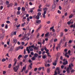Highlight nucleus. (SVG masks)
Instances as JSON below:
<instances>
[{
    "label": "nucleus",
    "mask_w": 75,
    "mask_h": 75,
    "mask_svg": "<svg viewBox=\"0 0 75 75\" xmlns=\"http://www.w3.org/2000/svg\"><path fill=\"white\" fill-rule=\"evenodd\" d=\"M41 21L40 20H36V23H35L36 25H37V24H40L41 23Z\"/></svg>",
    "instance_id": "1a4fd4ad"
},
{
    "label": "nucleus",
    "mask_w": 75,
    "mask_h": 75,
    "mask_svg": "<svg viewBox=\"0 0 75 75\" xmlns=\"http://www.w3.org/2000/svg\"><path fill=\"white\" fill-rule=\"evenodd\" d=\"M21 9V8H20V7H18V11L20 10Z\"/></svg>",
    "instance_id": "8fccbe9b"
},
{
    "label": "nucleus",
    "mask_w": 75,
    "mask_h": 75,
    "mask_svg": "<svg viewBox=\"0 0 75 75\" xmlns=\"http://www.w3.org/2000/svg\"><path fill=\"white\" fill-rule=\"evenodd\" d=\"M55 7H56V5L55 4L53 5L52 6V10L53 11L55 10Z\"/></svg>",
    "instance_id": "0eeeda50"
},
{
    "label": "nucleus",
    "mask_w": 75,
    "mask_h": 75,
    "mask_svg": "<svg viewBox=\"0 0 75 75\" xmlns=\"http://www.w3.org/2000/svg\"><path fill=\"white\" fill-rule=\"evenodd\" d=\"M41 13L40 12H39L38 13V15L37 16H35L34 17H34V18H35V17L37 18V19H39L40 18V16H41Z\"/></svg>",
    "instance_id": "20e7f679"
},
{
    "label": "nucleus",
    "mask_w": 75,
    "mask_h": 75,
    "mask_svg": "<svg viewBox=\"0 0 75 75\" xmlns=\"http://www.w3.org/2000/svg\"><path fill=\"white\" fill-rule=\"evenodd\" d=\"M60 44H61V42L60 43L59 45H58L57 46V47H56V50L58 51V49H60V47L61 46H60Z\"/></svg>",
    "instance_id": "9d476101"
},
{
    "label": "nucleus",
    "mask_w": 75,
    "mask_h": 75,
    "mask_svg": "<svg viewBox=\"0 0 75 75\" xmlns=\"http://www.w3.org/2000/svg\"><path fill=\"white\" fill-rule=\"evenodd\" d=\"M20 27V24L16 26L17 28H18L19 27Z\"/></svg>",
    "instance_id": "0e129e2a"
},
{
    "label": "nucleus",
    "mask_w": 75,
    "mask_h": 75,
    "mask_svg": "<svg viewBox=\"0 0 75 75\" xmlns=\"http://www.w3.org/2000/svg\"><path fill=\"white\" fill-rule=\"evenodd\" d=\"M50 35L49 34V33L48 32L45 34V37H50Z\"/></svg>",
    "instance_id": "ddd939ff"
},
{
    "label": "nucleus",
    "mask_w": 75,
    "mask_h": 75,
    "mask_svg": "<svg viewBox=\"0 0 75 75\" xmlns=\"http://www.w3.org/2000/svg\"><path fill=\"white\" fill-rule=\"evenodd\" d=\"M64 35V33H62V32H61V35L60 37H62L63 36V35Z\"/></svg>",
    "instance_id": "a19ab883"
},
{
    "label": "nucleus",
    "mask_w": 75,
    "mask_h": 75,
    "mask_svg": "<svg viewBox=\"0 0 75 75\" xmlns=\"http://www.w3.org/2000/svg\"><path fill=\"white\" fill-rule=\"evenodd\" d=\"M14 49V47H11V48H10V51H13V49Z\"/></svg>",
    "instance_id": "393cba45"
},
{
    "label": "nucleus",
    "mask_w": 75,
    "mask_h": 75,
    "mask_svg": "<svg viewBox=\"0 0 75 75\" xmlns=\"http://www.w3.org/2000/svg\"><path fill=\"white\" fill-rule=\"evenodd\" d=\"M25 69H26V65H25V66L23 67L22 71L21 72H23V71H25Z\"/></svg>",
    "instance_id": "6e6552de"
},
{
    "label": "nucleus",
    "mask_w": 75,
    "mask_h": 75,
    "mask_svg": "<svg viewBox=\"0 0 75 75\" xmlns=\"http://www.w3.org/2000/svg\"><path fill=\"white\" fill-rule=\"evenodd\" d=\"M47 72H48V73H50V69H48L47 70Z\"/></svg>",
    "instance_id": "e433bc0d"
},
{
    "label": "nucleus",
    "mask_w": 75,
    "mask_h": 75,
    "mask_svg": "<svg viewBox=\"0 0 75 75\" xmlns=\"http://www.w3.org/2000/svg\"><path fill=\"white\" fill-rule=\"evenodd\" d=\"M5 28L6 29H7L8 28V26H7V25H6Z\"/></svg>",
    "instance_id": "09e8293b"
},
{
    "label": "nucleus",
    "mask_w": 75,
    "mask_h": 75,
    "mask_svg": "<svg viewBox=\"0 0 75 75\" xmlns=\"http://www.w3.org/2000/svg\"><path fill=\"white\" fill-rule=\"evenodd\" d=\"M12 6H13V4L11 3L8 5L7 6V7L9 8L10 7H12Z\"/></svg>",
    "instance_id": "f3484780"
},
{
    "label": "nucleus",
    "mask_w": 75,
    "mask_h": 75,
    "mask_svg": "<svg viewBox=\"0 0 75 75\" xmlns=\"http://www.w3.org/2000/svg\"><path fill=\"white\" fill-rule=\"evenodd\" d=\"M47 54L49 57H51V55H50V53H47Z\"/></svg>",
    "instance_id": "680f3d73"
},
{
    "label": "nucleus",
    "mask_w": 75,
    "mask_h": 75,
    "mask_svg": "<svg viewBox=\"0 0 75 75\" xmlns=\"http://www.w3.org/2000/svg\"><path fill=\"white\" fill-rule=\"evenodd\" d=\"M34 56L35 57H38V54L37 53H35Z\"/></svg>",
    "instance_id": "c756f323"
},
{
    "label": "nucleus",
    "mask_w": 75,
    "mask_h": 75,
    "mask_svg": "<svg viewBox=\"0 0 75 75\" xmlns=\"http://www.w3.org/2000/svg\"><path fill=\"white\" fill-rule=\"evenodd\" d=\"M17 40L16 39H14L12 41L13 43H14V44H16L17 43Z\"/></svg>",
    "instance_id": "2eb2a0df"
},
{
    "label": "nucleus",
    "mask_w": 75,
    "mask_h": 75,
    "mask_svg": "<svg viewBox=\"0 0 75 75\" xmlns=\"http://www.w3.org/2000/svg\"><path fill=\"white\" fill-rule=\"evenodd\" d=\"M74 71H75V70H72L71 71V72L72 73V72H74Z\"/></svg>",
    "instance_id": "774afa93"
},
{
    "label": "nucleus",
    "mask_w": 75,
    "mask_h": 75,
    "mask_svg": "<svg viewBox=\"0 0 75 75\" xmlns=\"http://www.w3.org/2000/svg\"><path fill=\"white\" fill-rule=\"evenodd\" d=\"M32 65H33L32 63H31L29 65V67L30 68V69H31V68H32Z\"/></svg>",
    "instance_id": "72a5a7b5"
},
{
    "label": "nucleus",
    "mask_w": 75,
    "mask_h": 75,
    "mask_svg": "<svg viewBox=\"0 0 75 75\" xmlns=\"http://www.w3.org/2000/svg\"><path fill=\"white\" fill-rule=\"evenodd\" d=\"M19 47V49H21V50L23 49V47L22 46H20Z\"/></svg>",
    "instance_id": "c85d7f7f"
},
{
    "label": "nucleus",
    "mask_w": 75,
    "mask_h": 75,
    "mask_svg": "<svg viewBox=\"0 0 75 75\" xmlns=\"http://www.w3.org/2000/svg\"><path fill=\"white\" fill-rule=\"evenodd\" d=\"M54 62H55L53 63V65H54V66L56 65L57 61L55 60Z\"/></svg>",
    "instance_id": "aec40b11"
},
{
    "label": "nucleus",
    "mask_w": 75,
    "mask_h": 75,
    "mask_svg": "<svg viewBox=\"0 0 75 75\" xmlns=\"http://www.w3.org/2000/svg\"><path fill=\"white\" fill-rule=\"evenodd\" d=\"M11 64H10L9 65L8 67L9 68H11Z\"/></svg>",
    "instance_id": "c9c22d12"
},
{
    "label": "nucleus",
    "mask_w": 75,
    "mask_h": 75,
    "mask_svg": "<svg viewBox=\"0 0 75 75\" xmlns=\"http://www.w3.org/2000/svg\"><path fill=\"white\" fill-rule=\"evenodd\" d=\"M59 10H61V9H62V8H61V7L60 6H59Z\"/></svg>",
    "instance_id": "338daca9"
},
{
    "label": "nucleus",
    "mask_w": 75,
    "mask_h": 75,
    "mask_svg": "<svg viewBox=\"0 0 75 75\" xmlns=\"http://www.w3.org/2000/svg\"><path fill=\"white\" fill-rule=\"evenodd\" d=\"M29 4H30V6H32V5H33V3H32L31 2H30L29 3Z\"/></svg>",
    "instance_id": "69168bd1"
},
{
    "label": "nucleus",
    "mask_w": 75,
    "mask_h": 75,
    "mask_svg": "<svg viewBox=\"0 0 75 75\" xmlns=\"http://www.w3.org/2000/svg\"><path fill=\"white\" fill-rule=\"evenodd\" d=\"M22 57V55H19L18 57V59H20V58H21Z\"/></svg>",
    "instance_id": "4be33fe9"
},
{
    "label": "nucleus",
    "mask_w": 75,
    "mask_h": 75,
    "mask_svg": "<svg viewBox=\"0 0 75 75\" xmlns=\"http://www.w3.org/2000/svg\"><path fill=\"white\" fill-rule=\"evenodd\" d=\"M64 31L65 32H67V31H68V30L67 29H65L64 30Z\"/></svg>",
    "instance_id": "13d9d810"
},
{
    "label": "nucleus",
    "mask_w": 75,
    "mask_h": 75,
    "mask_svg": "<svg viewBox=\"0 0 75 75\" xmlns=\"http://www.w3.org/2000/svg\"><path fill=\"white\" fill-rule=\"evenodd\" d=\"M54 27H52L51 28H50V30H53L54 29Z\"/></svg>",
    "instance_id": "4d7b16f0"
},
{
    "label": "nucleus",
    "mask_w": 75,
    "mask_h": 75,
    "mask_svg": "<svg viewBox=\"0 0 75 75\" xmlns=\"http://www.w3.org/2000/svg\"><path fill=\"white\" fill-rule=\"evenodd\" d=\"M41 11H42V8H39L38 10V12H41Z\"/></svg>",
    "instance_id": "5701e85b"
},
{
    "label": "nucleus",
    "mask_w": 75,
    "mask_h": 75,
    "mask_svg": "<svg viewBox=\"0 0 75 75\" xmlns=\"http://www.w3.org/2000/svg\"><path fill=\"white\" fill-rule=\"evenodd\" d=\"M11 37H13V35H14V34L13 33H12L11 34Z\"/></svg>",
    "instance_id": "6e6d98bb"
},
{
    "label": "nucleus",
    "mask_w": 75,
    "mask_h": 75,
    "mask_svg": "<svg viewBox=\"0 0 75 75\" xmlns=\"http://www.w3.org/2000/svg\"><path fill=\"white\" fill-rule=\"evenodd\" d=\"M2 62H4V61H6V59L4 58L2 60Z\"/></svg>",
    "instance_id": "37998d69"
},
{
    "label": "nucleus",
    "mask_w": 75,
    "mask_h": 75,
    "mask_svg": "<svg viewBox=\"0 0 75 75\" xmlns=\"http://www.w3.org/2000/svg\"><path fill=\"white\" fill-rule=\"evenodd\" d=\"M42 69V68L41 67H40V68H39L38 69V70L39 71H40V70H41Z\"/></svg>",
    "instance_id": "bf43d9fd"
},
{
    "label": "nucleus",
    "mask_w": 75,
    "mask_h": 75,
    "mask_svg": "<svg viewBox=\"0 0 75 75\" xmlns=\"http://www.w3.org/2000/svg\"><path fill=\"white\" fill-rule=\"evenodd\" d=\"M19 65H18L16 66V67H14L13 68V69L15 72H17V71L18 69L19 68Z\"/></svg>",
    "instance_id": "7ed1b4c3"
},
{
    "label": "nucleus",
    "mask_w": 75,
    "mask_h": 75,
    "mask_svg": "<svg viewBox=\"0 0 75 75\" xmlns=\"http://www.w3.org/2000/svg\"><path fill=\"white\" fill-rule=\"evenodd\" d=\"M22 9L23 11H25V8L24 7H23L22 8Z\"/></svg>",
    "instance_id": "473e14b6"
},
{
    "label": "nucleus",
    "mask_w": 75,
    "mask_h": 75,
    "mask_svg": "<svg viewBox=\"0 0 75 75\" xmlns=\"http://www.w3.org/2000/svg\"><path fill=\"white\" fill-rule=\"evenodd\" d=\"M24 54H25L26 53V50H25V49L24 50Z\"/></svg>",
    "instance_id": "e2e57ef3"
},
{
    "label": "nucleus",
    "mask_w": 75,
    "mask_h": 75,
    "mask_svg": "<svg viewBox=\"0 0 75 75\" xmlns=\"http://www.w3.org/2000/svg\"><path fill=\"white\" fill-rule=\"evenodd\" d=\"M46 11H44L43 13L42 14L43 17L44 18H45V14H46Z\"/></svg>",
    "instance_id": "4468645a"
},
{
    "label": "nucleus",
    "mask_w": 75,
    "mask_h": 75,
    "mask_svg": "<svg viewBox=\"0 0 75 75\" xmlns=\"http://www.w3.org/2000/svg\"><path fill=\"white\" fill-rule=\"evenodd\" d=\"M47 24H50V23H51V22H50V21H47Z\"/></svg>",
    "instance_id": "ea45409f"
},
{
    "label": "nucleus",
    "mask_w": 75,
    "mask_h": 75,
    "mask_svg": "<svg viewBox=\"0 0 75 75\" xmlns=\"http://www.w3.org/2000/svg\"><path fill=\"white\" fill-rule=\"evenodd\" d=\"M36 59V58H35V57H33L31 58L32 59V60H33V61L35 60Z\"/></svg>",
    "instance_id": "cd10ccee"
},
{
    "label": "nucleus",
    "mask_w": 75,
    "mask_h": 75,
    "mask_svg": "<svg viewBox=\"0 0 75 75\" xmlns=\"http://www.w3.org/2000/svg\"><path fill=\"white\" fill-rule=\"evenodd\" d=\"M71 21H72V20H71L69 22H67V24L69 25V24H71V23H73V22H71Z\"/></svg>",
    "instance_id": "412c9836"
},
{
    "label": "nucleus",
    "mask_w": 75,
    "mask_h": 75,
    "mask_svg": "<svg viewBox=\"0 0 75 75\" xmlns=\"http://www.w3.org/2000/svg\"><path fill=\"white\" fill-rule=\"evenodd\" d=\"M73 65L72 63H70L69 65V67H68L67 69V73H69V71L72 69V67Z\"/></svg>",
    "instance_id": "f257e3e1"
},
{
    "label": "nucleus",
    "mask_w": 75,
    "mask_h": 75,
    "mask_svg": "<svg viewBox=\"0 0 75 75\" xmlns=\"http://www.w3.org/2000/svg\"><path fill=\"white\" fill-rule=\"evenodd\" d=\"M25 19H26V17H24L23 18V19H22L23 21H24V19L25 20Z\"/></svg>",
    "instance_id": "49530a36"
},
{
    "label": "nucleus",
    "mask_w": 75,
    "mask_h": 75,
    "mask_svg": "<svg viewBox=\"0 0 75 75\" xmlns=\"http://www.w3.org/2000/svg\"><path fill=\"white\" fill-rule=\"evenodd\" d=\"M28 48L29 49H30V48H33L34 50H38V47H37L34 46V45H33L29 46Z\"/></svg>",
    "instance_id": "f03ea898"
},
{
    "label": "nucleus",
    "mask_w": 75,
    "mask_h": 75,
    "mask_svg": "<svg viewBox=\"0 0 75 75\" xmlns=\"http://www.w3.org/2000/svg\"><path fill=\"white\" fill-rule=\"evenodd\" d=\"M42 58H43V59H45V58H46V55H44L43 56Z\"/></svg>",
    "instance_id": "58836bf2"
},
{
    "label": "nucleus",
    "mask_w": 75,
    "mask_h": 75,
    "mask_svg": "<svg viewBox=\"0 0 75 75\" xmlns=\"http://www.w3.org/2000/svg\"><path fill=\"white\" fill-rule=\"evenodd\" d=\"M57 39H54V42H57Z\"/></svg>",
    "instance_id": "5fc2aeb1"
},
{
    "label": "nucleus",
    "mask_w": 75,
    "mask_h": 75,
    "mask_svg": "<svg viewBox=\"0 0 75 75\" xmlns=\"http://www.w3.org/2000/svg\"><path fill=\"white\" fill-rule=\"evenodd\" d=\"M21 13V12H20V11H18L17 12V15H19V14H20Z\"/></svg>",
    "instance_id": "4c0bfd02"
},
{
    "label": "nucleus",
    "mask_w": 75,
    "mask_h": 75,
    "mask_svg": "<svg viewBox=\"0 0 75 75\" xmlns=\"http://www.w3.org/2000/svg\"><path fill=\"white\" fill-rule=\"evenodd\" d=\"M6 22L7 24H10V22L8 21H6Z\"/></svg>",
    "instance_id": "864d4df0"
},
{
    "label": "nucleus",
    "mask_w": 75,
    "mask_h": 75,
    "mask_svg": "<svg viewBox=\"0 0 75 75\" xmlns=\"http://www.w3.org/2000/svg\"><path fill=\"white\" fill-rule=\"evenodd\" d=\"M27 20L28 22L27 23V24H28V22L30 21V18H29L28 17L27 18Z\"/></svg>",
    "instance_id": "7c9ffc66"
},
{
    "label": "nucleus",
    "mask_w": 75,
    "mask_h": 75,
    "mask_svg": "<svg viewBox=\"0 0 75 75\" xmlns=\"http://www.w3.org/2000/svg\"><path fill=\"white\" fill-rule=\"evenodd\" d=\"M57 13H58L59 14H61V11H60L59 10H58V11H57Z\"/></svg>",
    "instance_id": "f704fd0d"
},
{
    "label": "nucleus",
    "mask_w": 75,
    "mask_h": 75,
    "mask_svg": "<svg viewBox=\"0 0 75 75\" xmlns=\"http://www.w3.org/2000/svg\"><path fill=\"white\" fill-rule=\"evenodd\" d=\"M46 54L49 53L48 52H49V50H46Z\"/></svg>",
    "instance_id": "3c124183"
},
{
    "label": "nucleus",
    "mask_w": 75,
    "mask_h": 75,
    "mask_svg": "<svg viewBox=\"0 0 75 75\" xmlns=\"http://www.w3.org/2000/svg\"><path fill=\"white\" fill-rule=\"evenodd\" d=\"M28 57V55H25L24 57L25 58H27V57Z\"/></svg>",
    "instance_id": "de8ad7c7"
},
{
    "label": "nucleus",
    "mask_w": 75,
    "mask_h": 75,
    "mask_svg": "<svg viewBox=\"0 0 75 75\" xmlns=\"http://www.w3.org/2000/svg\"><path fill=\"white\" fill-rule=\"evenodd\" d=\"M73 16H74V15L73 14H71L69 17V18H72Z\"/></svg>",
    "instance_id": "b1692460"
},
{
    "label": "nucleus",
    "mask_w": 75,
    "mask_h": 75,
    "mask_svg": "<svg viewBox=\"0 0 75 75\" xmlns=\"http://www.w3.org/2000/svg\"><path fill=\"white\" fill-rule=\"evenodd\" d=\"M72 42H73V41L70 40L69 41V43L70 44V43Z\"/></svg>",
    "instance_id": "c03bdc74"
},
{
    "label": "nucleus",
    "mask_w": 75,
    "mask_h": 75,
    "mask_svg": "<svg viewBox=\"0 0 75 75\" xmlns=\"http://www.w3.org/2000/svg\"><path fill=\"white\" fill-rule=\"evenodd\" d=\"M68 53L67 52H66L65 53V52H64L63 53V54L64 55H65V57H67V58H69V55H67V54H68Z\"/></svg>",
    "instance_id": "423d86ee"
},
{
    "label": "nucleus",
    "mask_w": 75,
    "mask_h": 75,
    "mask_svg": "<svg viewBox=\"0 0 75 75\" xmlns=\"http://www.w3.org/2000/svg\"><path fill=\"white\" fill-rule=\"evenodd\" d=\"M6 5H8V6L9 5V2L8 1H6Z\"/></svg>",
    "instance_id": "bb28decb"
},
{
    "label": "nucleus",
    "mask_w": 75,
    "mask_h": 75,
    "mask_svg": "<svg viewBox=\"0 0 75 75\" xmlns=\"http://www.w3.org/2000/svg\"><path fill=\"white\" fill-rule=\"evenodd\" d=\"M30 34L31 33L30 32L29 33H27V34H26V35H25V36H24V37H25V38L28 37H29V36L30 35Z\"/></svg>",
    "instance_id": "f8f14e48"
},
{
    "label": "nucleus",
    "mask_w": 75,
    "mask_h": 75,
    "mask_svg": "<svg viewBox=\"0 0 75 75\" xmlns=\"http://www.w3.org/2000/svg\"><path fill=\"white\" fill-rule=\"evenodd\" d=\"M19 49H20V48L19 47H16V51H18V50H19Z\"/></svg>",
    "instance_id": "79ce46f5"
},
{
    "label": "nucleus",
    "mask_w": 75,
    "mask_h": 75,
    "mask_svg": "<svg viewBox=\"0 0 75 75\" xmlns=\"http://www.w3.org/2000/svg\"><path fill=\"white\" fill-rule=\"evenodd\" d=\"M6 74V71H3V74L4 75H5Z\"/></svg>",
    "instance_id": "a18cd8bd"
},
{
    "label": "nucleus",
    "mask_w": 75,
    "mask_h": 75,
    "mask_svg": "<svg viewBox=\"0 0 75 75\" xmlns=\"http://www.w3.org/2000/svg\"><path fill=\"white\" fill-rule=\"evenodd\" d=\"M47 10H48V9L46 8H43V11H45L46 13H47Z\"/></svg>",
    "instance_id": "dca6fc26"
},
{
    "label": "nucleus",
    "mask_w": 75,
    "mask_h": 75,
    "mask_svg": "<svg viewBox=\"0 0 75 75\" xmlns=\"http://www.w3.org/2000/svg\"><path fill=\"white\" fill-rule=\"evenodd\" d=\"M14 61L15 62L14 63V66H15V65H16V63H17V59H14Z\"/></svg>",
    "instance_id": "6ab92c4d"
},
{
    "label": "nucleus",
    "mask_w": 75,
    "mask_h": 75,
    "mask_svg": "<svg viewBox=\"0 0 75 75\" xmlns=\"http://www.w3.org/2000/svg\"><path fill=\"white\" fill-rule=\"evenodd\" d=\"M25 24V23L24 22L22 24V27H24Z\"/></svg>",
    "instance_id": "2f4dec72"
},
{
    "label": "nucleus",
    "mask_w": 75,
    "mask_h": 75,
    "mask_svg": "<svg viewBox=\"0 0 75 75\" xmlns=\"http://www.w3.org/2000/svg\"><path fill=\"white\" fill-rule=\"evenodd\" d=\"M23 39H25L26 40H27V41H28L30 39V38H28V37H25V36H24L23 38Z\"/></svg>",
    "instance_id": "9b49d317"
},
{
    "label": "nucleus",
    "mask_w": 75,
    "mask_h": 75,
    "mask_svg": "<svg viewBox=\"0 0 75 75\" xmlns=\"http://www.w3.org/2000/svg\"><path fill=\"white\" fill-rule=\"evenodd\" d=\"M45 67H47H47H50V65L49 64H48L47 65V64H45Z\"/></svg>",
    "instance_id": "603ef678"
},
{
    "label": "nucleus",
    "mask_w": 75,
    "mask_h": 75,
    "mask_svg": "<svg viewBox=\"0 0 75 75\" xmlns=\"http://www.w3.org/2000/svg\"><path fill=\"white\" fill-rule=\"evenodd\" d=\"M28 47H26V51H28V54H30V50L28 49Z\"/></svg>",
    "instance_id": "a211bd4d"
},
{
    "label": "nucleus",
    "mask_w": 75,
    "mask_h": 75,
    "mask_svg": "<svg viewBox=\"0 0 75 75\" xmlns=\"http://www.w3.org/2000/svg\"><path fill=\"white\" fill-rule=\"evenodd\" d=\"M31 10H30V13H33V10H34V8H33L31 9Z\"/></svg>",
    "instance_id": "a878e982"
},
{
    "label": "nucleus",
    "mask_w": 75,
    "mask_h": 75,
    "mask_svg": "<svg viewBox=\"0 0 75 75\" xmlns=\"http://www.w3.org/2000/svg\"><path fill=\"white\" fill-rule=\"evenodd\" d=\"M17 33V32H14L13 33V35H16V33Z\"/></svg>",
    "instance_id": "052dcab7"
},
{
    "label": "nucleus",
    "mask_w": 75,
    "mask_h": 75,
    "mask_svg": "<svg viewBox=\"0 0 75 75\" xmlns=\"http://www.w3.org/2000/svg\"><path fill=\"white\" fill-rule=\"evenodd\" d=\"M63 62H64L63 63V65H66V64H68V61L66 59H64L63 60Z\"/></svg>",
    "instance_id": "39448f33"
}]
</instances>
